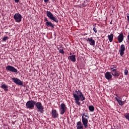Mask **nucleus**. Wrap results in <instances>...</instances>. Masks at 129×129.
Here are the masks:
<instances>
[{"instance_id": "1", "label": "nucleus", "mask_w": 129, "mask_h": 129, "mask_svg": "<svg viewBox=\"0 0 129 129\" xmlns=\"http://www.w3.org/2000/svg\"><path fill=\"white\" fill-rule=\"evenodd\" d=\"M73 97L75 99V102L79 105V106H80L81 105V101H84V100H85V97L83 95V94L82 92L80 91V90H75V92H74L73 93Z\"/></svg>"}, {"instance_id": "2", "label": "nucleus", "mask_w": 129, "mask_h": 129, "mask_svg": "<svg viewBox=\"0 0 129 129\" xmlns=\"http://www.w3.org/2000/svg\"><path fill=\"white\" fill-rule=\"evenodd\" d=\"M89 117L87 115H85V113H83L82 114V121L83 124L85 128H87L88 127V119Z\"/></svg>"}, {"instance_id": "3", "label": "nucleus", "mask_w": 129, "mask_h": 129, "mask_svg": "<svg viewBox=\"0 0 129 129\" xmlns=\"http://www.w3.org/2000/svg\"><path fill=\"white\" fill-rule=\"evenodd\" d=\"M46 16L49 18V20L53 21V22H55V23L58 22V19L56 18V16H54L53 14H52V12L49 11H46Z\"/></svg>"}, {"instance_id": "4", "label": "nucleus", "mask_w": 129, "mask_h": 129, "mask_svg": "<svg viewBox=\"0 0 129 129\" xmlns=\"http://www.w3.org/2000/svg\"><path fill=\"white\" fill-rule=\"evenodd\" d=\"M36 101L34 100H29L26 103V107L29 109H33V108L36 105Z\"/></svg>"}, {"instance_id": "5", "label": "nucleus", "mask_w": 129, "mask_h": 129, "mask_svg": "<svg viewBox=\"0 0 129 129\" xmlns=\"http://www.w3.org/2000/svg\"><path fill=\"white\" fill-rule=\"evenodd\" d=\"M35 107L37 108V110L38 112H40V113H44V106L42 105L41 102H38L36 103Z\"/></svg>"}, {"instance_id": "6", "label": "nucleus", "mask_w": 129, "mask_h": 129, "mask_svg": "<svg viewBox=\"0 0 129 129\" xmlns=\"http://www.w3.org/2000/svg\"><path fill=\"white\" fill-rule=\"evenodd\" d=\"M14 19L16 23H21L22 22V15L20 13H16L14 16Z\"/></svg>"}, {"instance_id": "7", "label": "nucleus", "mask_w": 129, "mask_h": 129, "mask_svg": "<svg viewBox=\"0 0 129 129\" xmlns=\"http://www.w3.org/2000/svg\"><path fill=\"white\" fill-rule=\"evenodd\" d=\"M67 109V107H66V105L64 103H61L60 104V107L59 109V113L61 115H63L65 112H66V110Z\"/></svg>"}, {"instance_id": "8", "label": "nucleus", "mask_w": 129, "mask_h": 129, "mask_svg": "<svg viewBox=\"0 0 129 129\" xmlns=\"http://www.w3.org/2000/svg\"><path fill=\"white\" fill-rule=\"evenodd\" d=\"M6 70L7 71H10V72L18 73V70L12 66H7L6 67Z\"/></svg>"}, {"instance_id": "9", "label": "nucleus", "mask_w": 129, "mask_h": 129, "mask_svg": "<svg viewBox=\"0 0 129 129\" xmlns=\"http://www.w3.org/2000/svg\"><path fill=\"white\" fill-rule=\"evenodd\" d=\"M124 51H125V46H124V44H121L118 50L120 55L121 57L124 55Z\"/></svg>"}, {"instance_id": "10", "label": "nucleus", "mask_w": 129, "mask_h": 129, "mask_svg": "<svg viewBox=\"0 0 129 129\" xmlns=\"http://www.w3.org/2000/svg\"><path fill=\"white\" fill-rule=\"evenodd\" d=\"M116 97L115 99H116V101L118 102L119 105L122 106V105H124V103H125V100L122 101L121 100V97H117V95H116Z\"/></svg>"}, {"instance_id": "11", "label": "nucleus", "mask_w": 129, "mask_h": 129, "mask_svg": "<svg viewBox=\"0 0 129 129\" xmlns=\"http://www.w3.org/2000/svg\"><path fill=\"white\" fill-rule=\"evenodd\" d=\"M12 80L14 83L18 84V85H23V81H21V80L18 79L17 78H13Z\"/></svg>"}, {"instance_id": "12", "label": "nucleus", "mask_w": 129, "mask_h": 129, "mask_svg": "<svg viewBox=\"0 0 129 129\" xmlns=\"http://www.w3.org/2000/svg\"><path fill=\"white\" fill-rule=\"evenodd\" d=\"M105 78L107 80H111L112 79V75H111V73L109 72H107L105 74Z\"/></svg>"}, {"instance_id": "13", "label": "nucleus", "mask_w": 129, "mask_h": 129, "mask_svg": "<svg viewBox=\"0 0 129 129\" xmlns=\"http://www.w3.org/2000/svg\"><path fill=\"white\" fill-rule=\"evenodd\" d=\"M87 42H89L90 45L91 46H94L95 45V41L93 39V37H89L86 39Z\"/></svg>"}, {"instance_id": "14", "label": "nucleus", "mask_w": 129, "mask_h": 129, "mask_svg": "<svg viewBox=\"0 0 129 129\" xmlns=\"http://www.w3.org/2000/svg\"><path fill=\"white\" fill-rule=\"evenodd\" d=\"M51 116L53 118H57L59 116V114L57 113V110L53 109L51 110Z\"/></svg>"}, {"instance_id": "15", "label": "nucleus", "mask_w": 129, "mask_h": 129, "mask_svg": "<svg viewBox=\"0 0 129 129\" xmlns=\"http://www.w3.org/2000/svg\"><path fill=\"white\" fill-rule=\"evenodd\" d=\"M123 34L120 33L118 36H117V40L119 42V43H121L122 41H123Z\"/></svg>"}, {"instance_id": "16", "label": "nucleus", "mask_w": 129, "mask_h": 129, "mask_svg": "<svg viewBox=\"0 0 129 129\" xmlns=\"http://www.w3.org/2000/svg\"><path fill=\"white\" fill-rule=\"evenodd\" d=\"M69 60H71L72 62H76V55H73L68 56Z\"/></svg>"}, {"instance_id": "17", "label": "nucleus", "mask_w": 129, "mask_h": 129, "mask_svg": "<svg viewBox=\"0 0 129 129\" xmlns=\"http://www.w3.org/2000/svg\"><path fill=\"white\" fill-rule=\"evenodd\" d=\"M111 74L114 77H118L120 75L119 72L117 71L116 70L114 72H111Z\"/></svg>"}, {"instance_id": "18", "label": "nucleus", "mask_w": 129, "mask_h": 129, "mask_svg": "<svg viewBox=\"0 0 129 129\" xmlns=\"http://www.w3.org/2000/svg\"><path fill=\"white\" fill-rule=\"evenodd\" d=\"M45 26H46V27H50V28H54L55 27V25H54V24H53V23H52V22L48 21V22H46L45 23Z\"/></svg>"}, {"instance_id": "19", "label": "nucleus", "mask_w": 129, "mask_h": 129, "mask_svg": "<svg viewBox=\"0 0 129 129\" xmlns=\"http://www.w3.org/2000/svg\"><path fill=\"white\" fill-rule=\"evenodd\" d=\"M77 129H83V125H82L81 121L77 122Z\"/></svg>"}, {"instance_id": "20", "label": "nucleus", "mask_w": 129, "mask_h": 129, "mask_svg": "<svg viewBox=\"0 0 129 129\" xmlns=\"http://www.w3.org/2000/svg\"><path fill=\"white\" fill-rule=\"evenodd\" d=\"M117 66L115 64L111 65L110 66V70H111V72H114L116 70Z\"/></svg>"}, {"instance_id": "21", "label": "nucleus", "mask_w": 129, "mask_h": 129, "mask_svg": "<svg viewBox=\"0 0 129 129\" xmlns=\"http://www.w3.org/2000/svg\"><path fill=\"white\" fill-rule=\"evenodd\" d=\"M1 88L4 89L5 91H9V87L5 84L1 86Z\"/></svg>"}, {"instance_id": "22", "label": "nucleus", "mask_w": 129, "mask_h": 129, "mask_svg": "<svg viewBox=\"0 0 129 129\" xmlns=\"http://www.w3.org/2000/svg\"><path fill=\"white\" fill-rule=\"evenodd\" d=\"M108 39L110 43L113 41V34H111L110 35H108Z\"/></svg>"}, {"instance_id": "23", "label": "nucleus", "mask_w": 129, "mask_h": 129, "mask_svg": "<svg viewBox=\"0 0 129 129\" xmlns=\"http://www.w3.org/2000/svg\"><path fill=\"white\" fill-rule=\"evenodd\" d=\"M89 109L92 112H93V111L94 110V106L92 105L89 106Z\"/></svg>"}, {"instance_id": "24", "label": "nucleus", "mask_w": 129, "mask_h": 129, "mask_svg": "<svg viewBox=\"0 0 129 129\" xmlns=\"http://www.w3.org/2000/svg\"><path fill=\"white\" fill-rule=\"evenodd\" d=\"M124 116L125 117L126 119L129 121V113L125 114Z\"/></svg>"}, {"instance_id": "25", "label": "nucleus", "mask_w": 129, "mask_h": 129, "mask_svg": "<svg viewBox=\"0 0 129 129\" xmlns=\"http://www.w3.org/2000/svg\"><path fill=\"white\" fill-rule=\"evenodd\" d=\"M96 26L93 25V30L94 32L95 33V34H96V33H97V30L96 29Z\"/></svg>"}, {"instance_id": "26", "label": "nucleus", "mask_w": 129, "mask_h": 129, "mask_svg": "<svg viewBox=\"0 0 129 129\" xmlns=\"http://www.w3.org/2000/svg\"><path fill=\"white\" fill-rule=\"evenodd\" d=\"M124 75H127L128 74V71L127 70V69L124 70Z\"/></svg>"}, {"instance_id": "27", "label": "nucleus", "mask_w": 129, "mask_h": 129, "mask_svg": "<svg viewBox=\"0 0 129 129\" xmlns=\"http://www.w3.org/2000/svg\"><path fill=\"white\" fill-rule=\"evenodd\" d=\"M59 53L60 54H64L65 52L64 51V50L63 49H60L59 50Z\"/></svg>"}, {"instance_id": "28", "label": "nucleus", "mask_w": 129, "mask_h": 129, "mask_svg": "<svg viewBox=\"0 0 129 129\" xmlns=\"http://www.w3.org/2000/svg\"><path fill=\"white\" fill-rule=\"evenodd\" d=\"M9 39V37L5 36L3 38V40L6 42V41H7V40Z\"/></svg>"}, {"instance_id": "29", "label": "nucleus", "mask_w": 129, "mask_h": 129, "mask_svg": "<svg viewBox=\"0 0 129 129\" xmlns=\"http://www.w3.org/2000/svg\"><path fill=\"white\" fill-rule=\"evenodd\" d=\"M49 0H44V2L45 3H49Z\"/></svg>"}, {"instance_id": "30", "label": "nucleus", "mask_w": 129, "mask_h": 129, "mask_svg": "<svg viewBox=\"0 0 129 129\" xmlns=\"http://www.w3.org/2000/svg\"><path fill=\"white\" fill-rule=\"evenodd\" d=\"M15 3H18L19 2H20V0H14Z\"/></svg>"}, {"instance_id": "31", "label": "nucleus", "mask_w": 129, "mask_h": 129, "mask_svg": "<svg viewBox=\"0 0 129 129\" xmlns=\"http://www.w3.org/2000/svg\"><path fill=\"white\" fill-rule=\"evenodd\" d=\"M44 21H45V22H49V21L48 20V19H47V18H45V19H44Z\"/></svg>"}, {"instance_id": "32", "label": "nucleus", "mask_w": 129, "mask_h": 129, "mask_svg": "<svg viewBox=\"0 0 129 129\" xmlns=\"http://www.w3.org/2000/svg\"><path fill=\"white\" fill-rule=\"evenodd\" d=\"M127 21H128V22H129V15L128 14L127 15Z\"/></svg>"}, {"instance_id": "33", "label": "nucleus", "mask_w": 129, "mask_h": 129, "mask_svg": "<svg viewBox=\"0 0 129 129\" xmlns=\"http://www.w3.org/2000/svg\"><path fill=\"white\" fill-rule=\"evenodd\" d=\"M70 55H72V53L70 52Z\"/></svg>"}, {"instance_id": "34", "label": "nucleus", "mask_w": 129, "mask_h": 129, "mask_svg": "<svg viewBox=\"0 0 129 129\" xmlns=\"http://www.w3.org/2000/svg\"><path fill=\"white\" fill-rule=\"evenodd\" d=\"M52 1H55V0H52Z\"/></svg>"}, {"instance_id": "35", "label": "nucleus", "mask_w": 129, "mask_h": 129, "mask_svg": "<svg viewBox=\"0 0 129 129\" xmlns=\"http://www.w3.org/2000/svg\"><path fill=\"white\" fill-rule=\"evenodd\" d=\"M0 18H1V15H0Z\"/></svg>"}, {"instance_id": "36", "label": "nucleus", "mask_w": 129, "mask_h": 129, "mask_svg": "<svg viewBox=\"0 0 129 129\" xmlns=\"http://www.w3.org/2000/svg\"><path fill=\"white\" fill-rule=\"evenodd\" d=\"M0 35H1V32H0Z\"/></svg>"}]
</instances>
